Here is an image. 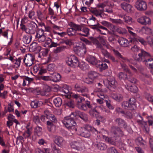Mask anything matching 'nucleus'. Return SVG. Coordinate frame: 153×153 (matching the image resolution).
<instances>
[{
    "instance_id": "f257e3e1",
    "label": "nucleus",
    "mask_w": 153,
    "mask_h": 153,
    "mask_svg": "<svg viewBox=\"0 0 153 153\" xmlns=\"http://www.w3.org/2000/svg\"><path fill=\"white\" fill-rule=\"evenodd\" d=\"M70 96H73L76 100L77 102V106L79 108L83 110H86L87 109V106L89 108L91 109L89 111L91 115L94 116H96L97 114V112L95 110V108L97 107L96 104L94 103L91 105L89 102H87L86 104H83L82 102L84 101V99L78 94L71 95Z\"/></svg>"
},
{
    "instance_id": "f03ea898",
    "label": "nucleus",
    "mask_w": 153,
    "mask_h": 153,
    "mask_svg": "<svg viewBox=\"0 0 153 153\" xmlns=\"http://www.w3.org/2000/svg\"><path fill=\"white\" fill-rule=\"evenodd\" d=\"M66 61L68 65L74 68L79 67L82 69L85 70L88 67V65L84 62L80 63L77 58L74 55H72L68 57Z\"/></svg>"
},
{
    "instance_id": "7ed1b4c3",
    "label": "nucleus",
    "mask_w": 153,
    "mask_h": 153,
    "mask_svg": "<svg viewBox=\"0 0 153 153\" xmlns=\"http://www.w3.org/2000/svg\"><path fill=\"white\" fill-rule=\"evenodd\" d=\"M139 57L136 60L143 61L146 65L151 69V72L153 75V59L150 58L146 60L145 58L149 56V54L143 50H141V53L138 54Z\"/></svg>"
},
{
    "instance_id": "20e7f679",
    "label": "nucleus",
    "mask_w": 153,
    "mask_h": 153,
    "mask_svg": "<svg viewBox=\"0 0 153 153\" xmlns=\"http://www.w3.org/2000/svg\"><path fill=\"white\" fill-rule=\"evenodd\" d=\"M62 122L63 125L70 130L71 131L72 134L76 132V129L75 126L76 123L74 120L70 116L66 117L64 118L62 120Z\"/></svg>"
},
{
    "instance_id": "39448f33",
    "label": "nucleus",
    "mask_w": 153,
    "mask_h": 153,
    "mask_svg": "<svg viewBox=\"0 0 153 153\" xmlns=\"http://www.w3.org/2000/svg\"><path fill=\"white\" fill-rule=\"evenodd\" d=\"M44 33V30L42 29H40L37 32L35 36L39 42H45L44 46L47 47L51 42V39L45 36Z\"/></svg>"
},
{
    "instance_id": "423d86ee",
    "label": "nucleus",
    "mask_w": 153,
    "mask_h": 153,
    "mask_svg": "<svg viewBox=\"0 0 153 153\" xmlns=\"http://www.w3.org/2000/svg\"><path fill=\"white\" fill-rule=\"evenodd\" d=\"M79 130L80 134L82 136L86 138L90 137V131L97 133V131L96 129L89 125H86L83 128H81Z\"/></svg>"
},
{
    "instance_id": "0eeeda50",
    "label": "nucleus",
    "mask_w": 153,
    "mask_h": 153,
    "mask_svg": "<svg viewBox=\"0 0 153 153\" xmlns=\"http://www.w3.org/2000/svg\"><path fill=\"white\" fill-rule=\"evenodd\" d=\"M113 51L114 54L117 57L122 58L123 62L129 64V66L134 72L135 73H137V71L136 69L131 65V64L134 65H135L136 64V61L135 60H134L132 59L128 60L126 59H125L122 57L118 51L114 50H113Z\"/></svg>"
},
{
    "instance_id": "6e6552de",
    "label": "nucleus",
    "mask_w": 153,
    "mask_h": 153,
    "mask_svg": "<svg viewBox=\"0 0 153 153\" xmlns=\"http://www.w3.org/2000/svg\"><path fill=\"white\" fill-rule=\"evenodd\" d=\"M136 100L134 98L130 99L128 102H124L122 104V106L125 109L132 110L136 108L135 102Z\"/></svg>"
},
{
    "instance_id": "1a4fd4ad",
    "label": "nucleus",
    "mask_w": 153,
    "mask_h": 153,
    "mask_svg": "<svg viewBox=\"0 0 153 153\" xmlns=\"http://www.w3.org/2000/svg\"><path fill=\"white\" fill-rule=\"evenodd\" d=\"M73 50L78 56H83L86 52V47L82 43L79 46H75L73 48Z\"/></svg>"
},
{
    "instance_id": "9d476101",
    "label": "nucleus",
    "mask_w": 153,
    "mask_h": 153,
    "mask_svg": "<svg viewBox=\"0 0 153 153\" xmlns=\"http://www.w3.org/2000/svg\"><path fill=\"white\" fill-rule=\"evenodd\" d=\"M103 83L108 88H109L111 86L114 88L117 84L115 78L113 76H109L107 79H105L103 81Z\"/></svg>"
},
{
    "instance_id": "9b49d317",
    "label": "nucleus",
    "mask_w": 153,
    "mask_h": 153,
    "mask_svg": "<svg viewBox=\"0 0 153 153\" xmlns=\"http://www.w3.org/2000/svg\"><path fill=\"white\" fill-rule=\"evenodd\" d=\"M135 6L137 10L140 11L145 10L147 8L146 2L143 0L137 1L135 4Z\"/></svg>"
},
{
    "instance_id": "f8f14e48",
    "label": "nucleus",
    "mask_w": 153,
    "mask_h": 153,
    "mask_svg": "<svg viewBox=\"0 0 153 153\" xmlns=\"http://www.w3.org/2000/svg\"><path fill=\"white\" fill-rule=\"evenodd\" d=\"M90 39L94 44L97 45V47L100 48L102 54L105 57H107L108 56H109V53L106 50L102 48V47L99 43V42L96 39L92 37H90Z\"/></svg>"
},
{
    "instance_id": "ddd939ff",
    "label": "nucleus",
    "mask_w": 153,
    "mask_h": 153,
    "mask_svg": "<svg viewBox=\"0 0 153 153\" xmlns=\"http://www.w3.org/2000/svg\"><path fill=\"white\" fill-rule=\"evenodd\" d=\"M34 59L33 55L31 54H28L26 55L24 61L27 66L30 67L33 63Z\"/></svg>"
},
{
    "instance_id": "4468645a",
    "label": "nucleus",
    "mask_w": 153,
    "mask_h": 153,
    "mask_svg": "<svg viewBox=\"0 0 153 153\" xmlns=\"http://www.w3.org/2000/svg\"><path fill=\"white\" fill-rule=\"evenodd\" d=\"M137 22L143 25H149L151 24V20L150 19L146 16H142L137 20Z\"/></svg>"
},
{
    "instance_id": "2eb2a0df",
    "label": "nucleus",
    "mask_w": 153,
    "mask_h": 153,
    "mask_svg": "<svg viewBox=\"0 0 153 153\" xmlns=\"http://www.w3.org/2000/svg\"><path fill=\"white\" fill-rule=\"evenodd\" d=\"M137 31L141 34H147L153 36V32L152 30L147 27H143L140 29H137Z\"/></svg>"
},
{
    "instance_id": "dca6fc26",
    "label": "nucleus",
    "mask_w": 153,
    "mask_h": 153,
    "mask_svg": "<svg viewBox=\"0 0 153 153\" xmlns=\"http://www.w3.org/2000/svg\"><path fill=\"white\" fill-rule=\"evenodd\" d=\"M80 30V26L77 25H74L68 29L67 33L69 36H72L75 34L76 31H79Z\"/></svg>"
},
{
    "instance_id": "f3484780",
    "label": "nucleus",
    "mask_w": 153,
    "mask_h": 153,
    "mask_svg": "<svg viewBox=\"0 0 153 153\" xmlns=\"http://www.w3.org/2000/svg\"><path fill=\"white\" fill-rule=\"evenodd\" d=\"M70 145L72 148L77 150L81 151L85 148L82 144L76 141L71 142Z\"/></svg>"
},
{
    "instance_id": "a211bd4d",
    "label": "nucleus",
    "mask_w": 153,
    "mask_h": 153,
    "mask_svg": "<svg viewBox=\"0 0 153 153\" xmlns=\"http://www.w3.org/2000/svg\"><path fill=\"white\" fill-rule=\"evenodd\" d=\"M54 143L57 144L59 146L62 147L66 144V142L63 139L60 137L56 136L54 138Z\"/></svg>"
},
{
    "instance_id": "6ab92c4d",
    "label": "nucleus",
    "mask_w": 153,
    "mask_h": 153,
    "mask_svg": "<svg viewBox=\"0 0 153 153\" xmlns=\"http://www.w3.org/2000/svg\"><path fill=\"white\" fill-rule=\"evenodd\" d=\"M134 37V38L130 39L129 41L130 42H132L134 44H136V43L138 41L142 44L145 45H147V42L142 38L138 37Z\"/></svg>"
},
{
    "instance_id": "aec40b11",
    "label": "nucleus",
    "mask_w": 153,
    "mask_h": 153,
    "mask_svg": "<svg viewBox=\"0 0 153 153\" xmlns=\"http://www.w3.org/2000/svg\"><path fill=\"white\" fill-rule=\"evenodd\" d=\"M105 4L104 3L100 4L99 5L98 7L100 8L99 10H95L93 11V13L97 16H102V15L103 13L102 8L105 7Z\"/></svg>"
},
{
    "instance_id": "412c9836",
    "label": "nucleus",
    "mask_w": 153,
    "mask_h": 153,
    "mask_svg": "<svg viewBox=\"0 0 153 153\" xmlns=\"http://www.w3.org/2000/svg\"><path fill=\"white\" fill-rule=\"evenodd\" d=\"M75 90L78 92H87L88 91V89L85 87L76 84L75 85Z\"/></svg>"
},
{
    "instance_id": "4be33fe9",
    "label": "nucleus",
    "mask_w": 153,
    "mask_h": 153,
    "mask_svg": "<svg viewBox=\"0 0 153 153\" xmlns=\"http://www.w3.org/2000/svg\"><path fill=\"white\" fill-rule=\"evenodd\" d=\"M73 115L75 117L79 116L81 118L85 121L87 120V115L82 112L76 111L75 112L72 113L71 115Z\"/></svg>"
},
{
    "instance_id": "5701e85b",
    "label": "nucleus",
    "mask_w": 153,
    "mask_h": 153,
    "mask_svg": "<svg viewBox=\"0 0 153 153\" xmlns=\"http://www.w3.org/2000/svg\"><path fill=\"white\" fill-rule=\"evenodd\" d=\"M121 6L123 10L128 12L130 13L132 11L133 7L130 4L123 2L121 4Z\"/></svg>"
},
{
    "instance_id": "b1692460",
    "label": "nucleus",
    "mask_w": 153,
    "mask_h": 153,
    "mask_svg": "<svg viewBox=\"0 0 153 153\" xmlns=\"http://www.w3.org/2000/svg\"><path fill=\"white\" fill-rule=\"evenodd\" d=\"M45 114L48 119H49L53 122L56 121V119L54 116L53 114H52L48 110H46L45 111Z\"/></svg>"
},
{
    "instance_id": "393cba45",
    "label": "nucleus",
    "mask_w": 153,
    "mask_h": 153,
    "mask_svg": "<svg viewBox=\"0 0 153 153\" xmlns=\"http://www.w3.org/2000/svg\"><path fill=\"white\" fill-rule=\"evenodd\" d=\"M118 42L121 46L124 47H127L129 44L128 41L123 37H120L118 40Z\"/></svg>"
},
{
    "instance_id": "a878e982",
    "label": "nucleus",
    "mask_w": 153,
    "mask_h": 153,
    "mask_svg": "<svg viewBox=\"0 0 153 153\" xmlns=\"http://www.w3.org/2000/svg\"><path fill=\"white\" fill-rule=\"evenodd\" d=\"M86 59L87 61L90 64L95 66L97 64V62H98L94 56H88Z\"/></svg>"
},
{
    "instance_id": "bb28decb",
    "label": "nucleus",
    "mask_w": 153,
    "mask_h": 153,
    "mask_svg": "<svg viewBox=\"0 0 153 153\" xmlns=\"http://www.w3.org/2000/svg\"><path fill=\"white\" fill-rule=\"evenodd\" d=\"M96 66L97 68H99L100 71L104 70L108 68V66L106 63H103L100 61L97 62V64H96Z\"/></svg>"
},
{
    "instance_id": "cd10ccee",
    "label": "nucleus",
    "mask_w": 153,
    "mask_h": 153,
    "mask_svg": "<svg viewBox=\"0 0 153 153\" xmlns=\"http://www.w3.org/2000/svg\"><path fill=\"white\" fill-rule=\"evenodd\" d=\"M51 74L52 81L56 82L59 81L61 79V76L58 73H54L52 74Z\"/></svg>"
},
{
    "instance_id": "c85d7f7f",
    "label": "nucleus",
    "mask_w": 153,
    "mask_h": 153,
    "mask_svg": "<svg viewBox=\"0 0 153 153\" xmlns=\"http://www.w3.org/2000/svg\"><path fill=\"white\" fill-rule=\"evenodd\" d=\"M125 87L126 89L133 93H136L138 90L137 87L135 85L132 86L131 85H129L126 84L125 85Z\"/></svg>"
},
{
    "instance_id": "c756f323",
    "label": "nucleus",
    "mask_w": 153,
    "mask_h": 153,
    "mask_svg": "<svg viewBox=\"0 0 153 153\" xmlns=\"http://www.w3.org/2000/svg\"><path fill=\"white\" fill-rule=\"evenodd\" d=\"M81 30L79 31H81L82 33H78L79 34L85 36H88L89 34V29L86 27H84L82 28L80 27Z\"/></svg>"
},
{
    "instance_id": "7c9ffc66",
    "label": "nucleus",
    "mask_w": 153,
    "mask_h": 153,
    "mask_svg": "<svg viewBox=\"0 0 153 153\" xmlns=\"http://www.w3.org/2000/svg\"><path fill=\"white\" fill-rule=\"evenodd\" d=\"M88 76L94 81L95 79L97 78L100 75L95 71H91L88 73Z\"/></svg>"
},
{
    "instance_id": "2f4dec72",
    "label": "nucleus",
    "mask_w": 153,
    "mask_h": 153,
    "mask_svg": "<svg viewBox=\"0 0 153 153\" xmlns=\"http://www.w3.org/2000/svg\"><path fill=\"white\" fill-rule=\"evenodd\" d=\"M33 80V79L28 77H25L23 79V83L22 85L25 86L26 85H28Z\"/></svg>"
},
{
    "instance_id": "473e14b6",
    "label": "nucleus",
    "mask_w": 153,
    "mask_h": 153,
    "mask_svg": "<svg viewBox=\"0 0 153 153\" xmlns=\"http://www.w3.org/2000/svg\"><path fill=\"white\" fill-rule=\"evenodd\" d=\"M123 18L125 22L128 24H131L134 22V20L128 16L125 15L123 16Z\"/></svg>"
},
{
    "instance_id": "72a5a7b5",
    "label": "nucleus",
    "mask_w": 153,
    "mask_h": 153,
    "mask_svg": "<svg viewBox=\"0 0 153 153\" xmlns=\"http://www.w3.org/2000/svg\"><path fill=\"white\" fill-rule=\"evenodd\" d=\"M32 36L31 35H25L23 36V41L26 44H29L31 41Z\"/></svg>"
},
{
    "instance_id": "f704fd0d",
    "label": "nucleus",
    "mask_w": 153,
    "mask_h": 153,
    "mask_svg": "<svg viewBox=\"0 0 153 153\" xmlns=\"http://www.w3.org/2000/svg\"><path fill=\"white\" fill-rule=\"evenodd\" d=\"M53 102L55 105L57 107L61 106L62 103V101L60 97H57L53 100Z\"/></svg>"
},
{
    "instance_id": "c9c22d12",
    "label": "nucleus",
    "mask_w": 153,
    "mask_h": 153,
    "mask_svg": "<svg viewBox=\"0 0 153 153\" xmlns=\"http://www.w3.org/2000/svg\"><path fill=\"white\" fill-rule=\"evenodd\" d=\"M42 104V103L41 102L36 100L32 101L30 105L32 107L36 108L40 106Z\"/></svg>"
},
{
    "instance_id": "e433bc0d",
    "label": "nucleus",
    "mask_w": 153,
    "mask_h": 153,
    "mask_svg": "<svg viewBox=\"0 0 153 153\" xmlns=\"http://www.w3.org/2000/svg\"><path fill=\"white\" fill-rule=\"evenodd\" d=\"M47 124L48 126L47 128L49 131H54L55 126L52 122L48 121L47 122Z\"/></svg>"
},
{
    "instance_id": "4c0bfd02",
    "label": "nucleus",
    "mask_w": 153,
    "mask_h": 153,
    "mask_svg": "<svg viewBox=\"0 0 153 153\" xmlns=\"http://www.w3.org/2000/svg\"><path fill=\"white\" fill-rule=\"evenodd\" d=\"M45 89L44 91H41L40 92V94L42 95H44L47 94V92L50 90V87L48 85H45L44 86Z\"/></svg>"
},
{
    "instance_id": "58836bf2",
    "label": "nucleus",
    "mask_w": 153,
    "mask_h": 153,
    "mask_svg": "<svg viewBox=\"0 0 153 153\" xmlns=\"http://www.w3.org/2000/svg\"><path fill=\"white\" fill-rule=\"evenodd\" d=\"M112 97L114 99L118 101L121 100L123 98L122 96L119 94H113Z\"/></svg>"
},
{
    "instance_id": "ea45409f",
    "label": "nucleus",
    "mask_w": 153,
    "mask_h": 153,
    "mask_svg": "<svg viewBox=\"0 0 153 153\" xmlns=\"http://www.w3.org/2000/svg\"><path fill=\"white\" fill-rule=\"evenodd\" d=\"M100 27V25L99 24H97V25H94L92 27V28L94 30H96L97 31L100 32L101 34L103 35H106V34L105 33H103L102 31L100 30L99 28Z\"/></svg>"
},
{
    "instance_id": "a19ab883",
    "label": "nucleus",
    "mask_w": 153,
    "mask_h": 153,
    "mask_svg": "<svg viewBox=\"0 0 153 153\" xmlns=\"http://www.w3.org/2000/svg\"><path fill=\"white\" fill-rule=\"evenodd\" d=\"M21 62V59L19 58L15 60L13 62L14 64V66L16 68H18L20 66Z\"/></svg>"
},
{
    "instance_id": "79ce46f5",
    "label": "nucleus",
    "mask_w": 153,
    "mask_h": 153,
    "mask_svg": "<svg viewBox=\"0 0 153 153\" xmlns=\"http://www.w3.org/2000/svg\"><path fill=\"white\" fill-rule=\"evenodd\" d=\"M83 80L85 82L88 84H91L93 82V79L89 77L88 76L87 77L84 78L83 79Z\"/></svg>"
},
{
    "instance_id": "37998d69",
    "label": "nucleus",
    "mask_w": 153,
    "mask_h": 153,
    "mask_svg": "<svg viewBox=\"0 0 153 153\" xmlns=\"http://www.w3.org/2000/svg\"><path fill=\"white\" fill-rule=\"evenodd\" d=\"M51 147L53 153H62L60 149L56 148L54 144L51 145Z\"/></svg>"
},
{
    "instance_id": "c03bdc74",
    "label": "nucleus",
    "mask_w": 153,
    "mask_h": 153,
    "mask_svg": "<svg viewBox=\"0 0 153 153\" xmlns=\"http://www.w3.org/2000/svg\"><path fill=\"white\" fill-rule=\"evenodd\" d=\"M118 76L121 79L126 80L128 79L127 75L123 72L120 73L118 75Z\"/></svg>"
},
{
    "instance_id": "a18cd8bd",
    "label": "nucleus",
    "mask_w": 153,
    "mask_h": 153,
    "mask_svg": "<svg viewBox=\"0 0 153 153\" xmlns=\"http://www.w3.org/2000/svg\"><path fill=\"white\" fill-rule=\"evenodd\" d=\"M31 129H27V131H26L23 134V136L25 138H27L29 137L31 135Z\"/></svg>"
},
{
    "instance_id": "49530a36",
    "label": "nucleus",
    "mask_w": 153,
    "mask_h": 153,
    "mask_svg": "<svg viewBox=\"0 0 153 153\" xmlns=\"http://www.w3.org/2000/svg\"><path fill=\"white\" fill-rule=\"evenodd\" d=\"M47 72V70L45 68L41 65L39 69L38 74L39 75H42Z\"/></svg>"
},
{
    "instance_id": "de8ad7c7",
    "label": "nucleus",
    "mask_w": 153,
    "mask_h": 153,
    "mask_svg": "<svg viewBox=\"0 0 153 153\" xmlns=\"http://www.w3.org/2000/svg\"><path fill=\"white\" fill-rule=\"evenodd\" d=\"M97 147L98 149L101 150H104L107 147L106 145L103 143H100L98 144Z\"/></svg>"
},
{
    "instance_id": "09e8293b",
    "label": "nucleus",
    "mask_w": 153,
    "mask_h": 153,
    "mask_svg": "<svg viewBox=\"0 0 153 153\" xmlns=\"http://www.w3.org/2000/svg\"><path fill=\"white\" fill-rule=\"evenodd\" d=\"M42 128L41 127L39 126H37L35 128V131L39 136L42 134Z\"/></svg>"
},
{
    "instance_id": "8fccbe9b",
    "label": "nucleus",
    "mask_w": 153,
    "mask_h": 153,
    "mask_svg": "<svg viewBox=\"0 0 153 153\" xmlns=\"http://www.w3.org/2000/svg\"><path fill=\"white\" fill-rule=\"evenodd\" d=\"M121 66L123 69L127 72L131 76L132 75V73L129 71L127 68V67L125 64H121Z\"/></svg>"
},
{
    "instance_id": "3c124183",
    "label": "nucleus",
    "mask_w": 153,
    "mask_h": 153,
    "mask_svg": "<svg viewBox=\"0 0 153 153\" xmlns=\"http://www.w3.org/2000/svg\"><path fill=\"white\" fill-rule=\"evenodd\" d=\"M28 17L31 19H35V12L33 11H30L29 13Z\"/></svg>"
},
{
    "instance_id": "603ef678",
    "label": "nucleus",
    "mask_w": 153,
    "mask_h": 153,
    "mask_svg": "<svg viewBox=\"0 0 153 153\" xmlns=\"http://www.w3.org/2000/svg\"><path fill=\"white\" fill-rule=\"evenodd\" d=\"M41 79L42 80L45 81H52V79H51V74H50L49 76H42L41 77Z\"/></svg>"
},
{
    "instance_id": "864d4df0",
    "label": "nucleus",
    "mask_w": 153,
    "mask_h": 153,
    "mask_svg": "<svg viewBox=\"0 0 153 153\" xmlns=\"http://www.w3.org/2000/svg\"><path fill=\"white\" fill-rule=\"evenodd\" d=\"M55 68V66L54 64H51L49 65L47 67V69L49 71H53Z\"/></svg>"
},
{
    "instance_id": "5fc2aeb1",
    "label": "nucleus",
    "mask_w": 153,
    "mask_h": 153,
    "mask_svg": "<svg viewBox=\"0 0 153 153\" xmlns=\"http://www.w3.org/2000/svg\"><path fill=\"white\" fill-rule=\"evenodd\" d=\"M8 120L14 122L16 123L17 122L16 120L15 119V117L12 115L10 114L8 117Z\"/></svg>"
},
{
    "instance_id": "6e6d98bb",
    "label": "nucleus",
    "mask_w": 153,
    "mask_h": 153,
    "mask_svg": "<svg viewBox=\"0 0 153 153\" xmlns=\"http://www.w3.org/2000/svg\"><path fill=\"white\" fill-rule=\"evenodd\" d=\"M116 122L118 123L119 125L124 126L125 125V123L124 121L122 119H117L116 120Z\"/></svg>"
},
{
    "instance_id": "4d7b16f0",
    "label": "nucleus",
    "mask_w": 153,
    "mask_h": 153,
    "mask_svg": "<svg viewBox=\"0 0 153 153\" xmlns=\"http://www.w3.org/2000/svg\"><path fill=\"white\" fill-rule=\"evenodd\" d=\"M64 42L66 45L70 46L73 45L74 43L73 40L70 39L64 41Z\"/></svg>"
},
{
    "instance_id": "13d9d810",
    "label": "nucleus",
    "mask_w": 153,
    "mask_h": 153,
    "mask_svg": "<svg viewBox=\"0 0 153 153\" xmlns=\"http://www.w3.org/2000/svg\"><path fill=\"white\" fill-rule=\"evenodd\" d=\"M127 29H128V30L129 33L131 34V35L132 36H133L134 37H136L137 36L136 34L132 32L131 30H133V29L131 27H127Z\"/></svg>"
},
{
    "instance_id": "bf43d9fd",
    "label": "nucleus",
    "mask_w": 153,
    "mask_h": 153,
    "mask_svg": "<svg viewBox=\"0 0 153 153\" xmlns=\"http://www.w3.org/2000/svg\"><path fill=\"white\" fill-rule=\"evenodd\" d=\"M36 45V43L35 42L33 43L32 45L30 46L32 47V48L33 47L34 49H35L36 50H37V51L39 52L41 50V47L40 46H37L36 47V48L35 47V46Z\"/></svg>"
},
{
    "instance_id": "052dcab7",
    "label": "nucleus",
    "mask_w": 153,
    "mask_h": 153,
    "mask_svg": "<svg viewBox=\"0 0 153 153\" xmlns=\"http://www.w3.org/2000/svg\"><path fill=\"white\" fill-rule=\"evenodd\" d=\"M65 104L70 107L73 108L74 105V103L73 101L69 100L68 102L65 103Z\"/></svg>"
},
{
    "instance_id": "680f3d73",
    "label": "nucleus",
    "mask_w": 153,
    "mask_h": 153,
    "mask_svg": "<svg viewBox=\"0 0 153 153\" xmlns=\"http://www.w3.org/2000/svg\"><path fill=\"white\" fill-rule=\"evenodd\" d=\"M41 66V65H35L33 68L34 72L37 73L39 71Z\"/></svg>"
},
{
    "instance_id": "e2e57ef3",
    "label": "nucleus",
    "mask_w": 153,
    "mask_h": 153,
    "mask_svg": "<svg viewBox=\"0 0 153 153\" xmlns=\"http://www.w3.org/2000/svg\"><path fill=\"white\" fill-rule=\"evenodd\" d=\"M29 33L30 34L34 33L35 30V27L34 26L30 25L29 28Z\"/></svg>"
},
{
    "instance_id": "0e129e2a",
    "label": "nucleus",
    "mask_w": 153,
    "mask_h": 153,
    "mask_svg": "<svg viewBox=\"0 0 153 153\" xmlns=\"http://www.w3.org/2000/svg\"><path fill=\"white\" fill-rule=\"evenodd\" d=\"M101 23L103 25L106 26L108 27H112L113 26V25L111 24L110 23L108 22H107L105 21H103L101 22Z\"/></svg>"
},
{
    "instance_id": "69168bd1",
    "label": "nucleus",
    "mask_w": 153,
    "mask_h": 153,
    "mask_svg": "<svg viewBox=\"0 0 153 153\" xmlns=\"http://www.w3.org/2000/svg\"><path fill=\"white\" fill-rule=\"evenodd\" d=\"M108 153H118L117 150L113 147L109 148L108 150Z\"/></svg>"
},
{
    "instance_id": "338daca9",
    "label": "nucleus",
    "mask_w": 153,
    "mask_h": 153,
    "mask_svg": "<svg viewBox=\"0 0 153 153\" xmlns=\"http://www.w3.org/2000/svg\"><path fill=\"white\" fill-rule=\"evenodd\" d=\"M33 120L36 124H38L40 123L39 118L38 116H34L33 118Z\"/></svg>"
},
{
    "instance_id": "774afa93",
    "label": "nucleus",
    "mask_w": 153,
    "mask_h": 153,
    "mask_svg": "<svg viewBox=\"0 0 153 153\" xmlns=\"http://www.w3.org/2000/svg\"><path fill=\"white\" fill-rule=\"evenodd\" d=\"M146 98L149 101H153V97L150 94H147L146 95Z\"/></svg>"
}]
</instances>
